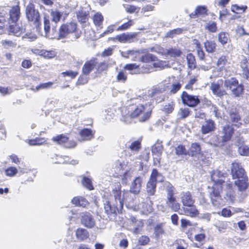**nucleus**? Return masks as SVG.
I'll list each match as a JSON object with an SVG mask.
<instances>
[{
    "mask_svg": "<svg viewBox=\"0 0 249 249\" xmlns=\"http://www.w3.org/2000/svg\"><path fill=\"white\" fill-rule=\"evenodd\" d=\"M227 174L221 172L218 170H213L211 173V180L213 182L212 191L210 192V197L212 205L216 207H219L222 205V199L220 195L222 190V185L226 186L227 192L231 193L232 185L231 183H226L225 185Z\"/></svg>",
    "mask_w": 249,
    "mask_h": 249,
    "instance_id": "nucleus-1",
    "label": "nucleus"
},
{
    "mask_svg": "<svg viewBox=\"0 0 249 249\" xmlns=\"http://www.w3.org/2000/svg\"><path fill=\"white\" fill-rule=\"evenodd\" d=\"M153 107V106L150 103L144 105H139L130 113L127 111L126 108H124L121 120L128 124L131 122L132 119L138 118L140 122H145L150 118Z\"/></svg>",
    "mask_w": 249,
    "mask_h": 249,
    "instance_id": "nucleus-2",
    "label": "nucleus"
},
{
    "mask_svg": "<svg viewBox=\"0 0 249 249\" xmlns=\"http://www.w3.org/2000/svg\"><path fill=\"white\" fill-rule=\"evenodd\" d=\"M231 172L232 178L237 179L235 181V184L240 191H244L248 187V177L245 170L241 163L233 162L231 168Z\"/></svg>",
    "mask_w": 249,
    "mask_h": 249,
    "instance_id": "nucleus-3",
    "label": "nucleus"
},
{
    "mask_svg": "<svg viewBox=\"0 0 249 249\" xmlns=\"http://www.w3.org/2000/svg\"><path fill=\"white\" fill-rule=\"evenodd\" d=\"M164 180L163 176L156 169H154L148 181L146 191L148 196H153L156 192L157 182H162Z\"/></svg>",
    "mask_w": 249,
    "mask_h": 249,
    "instance_id": "nucleus-4",
    "label": "nucleus"
},
{
    "mask_svg": "<svg viewBox=\"0 0 249 249\" xmlns=\"http://www.w3.org/2000/svg\"><path fill=\"white\" fill-rule=\"evenodd\" d=\"M26 17L28 21L33 24L37 29L40 28V14L38 10L35 9V5L29 3L25 9Z\"/></svg>",
    "mask_w": 249,
    "mask_h": 249,
    "instance_id": "nucleus-5",
    "label": "nucleus"
},
{
    "mask_svg": "<svg viewBox=\"0 0 249 249\" xmlns=\"http://www.w3.org/2000/svg\"><path fill=\"white\" fill-rule=\"evenodd\" d=\"M224 87L229 89L232 93L238 97L243 93L244 88L242 84H239L238 80L233 77L226 79L224 83Z\"/></svg>",
    "mask_w": 249,
    "mask_h": 249,
    "instance_id": "nucleus-6",
    "label": "nucleus"
},
{
    "mask_svg": "<svg viewBox=\"0 0 249 249\" xmlns=\"http://www.w3.org/2000/svg\"><path fill=\"white\" fill-rule=\"evenodd\" d=\"M144 199L141 198L138 199L139 203L135 205L131 204L129 203L128 205L130 207L133 209L134 211H140L142 213L144 214H148L152 210V201L150 200L148 197L146 198V201H149V203H146L144 202Z\"/></svg>",
    "mask_w": 249,
    "mask_h": 249,
    "instance_id": "nucleus-7",
    "label": "nucleus"
},
{
    "mask_svg": "<svg viewBox=\"0 0 249 249\" xmlns=\"http://www.w3.org/2000/svg\"><path fill=\"white\" fill-rule=\"evenodd\" d=\"M44 29L47 37L57 39L64 38L60 36V28L58 32L54 28H52V31H50V22L49 17L47 16L44 17Z\"/></svg>",
    "mask_w": 249,
    "mask_h": 249,
    "instance_id": "nucleus-8",
    "label": "nucleus"
},
{
    "mask_svg": "<svg viewBox=\"0 0 249 249\" xmlns=\"http://www.w3.org/2000/svg\"><path fill=\"white\" fill-rule=\"evenodd\" d=\"M77 24L75 22L63 24L60 27V36L64 38L69 34L74 33V38L77 39L80 36V34L77 32Z\"/></svg>",
    "mask_w": 249,
    "mask_h": 249,
    "instance_id": "nucleus-9",
    "label": "nucleus"
},
{
    "mask_svg": "<svg viewBox=\"0 0 249 249\" xmlns=\"http://www.w3.org/2000/svg\"><path fill=\"white\" fill-rule=\"evenodd\" d=\"M129 194L128 191H124L122 194L121 186L120 183H117L112 189L111 196H113L115 201H118L121 206L123 204L124 199L127 200V196Z\"/></svg>",
    "mask_w": 249,
    "mask_h": 249,
    "instance_id": "nucleus-10",
    "label": "nucleus"
},
{
    "mask_svg": "<svg viewBox=\"0 0 249 249\" xmlns=\"http://www.w3.org/2000/svg\"><path fill=\"white\" fill-rule=\"evenodd\" d=\"M115 172L119 174H124V177L122 178L123 183H126V176L129 170L127 162L122 160H118L114 164Z\"/></svg>",
    "mask_w": 249,
    "mask_h": 249,
    "instance_id": "nucleus-11",
    "label": "nucleus"
},
{
    "mask_svg": "<svg viewBox=\"0 0 249 249\" xmlns=\"http://www.w3.org/2000/svg\"><path fill=\"white\" fill-rule=\"evenodd\" d=\"M53 140L58 144L63 145L67 148H72L75 147L76 143L72 140H69L68 138L63 135H59L53 138Z\"/></svg>",
    "mask_w": 249,
    "mask_h": 249,
    "instance_id": "nucleus-12",
    "label": "nucleus"
},
{
    "mask_svg": "<svg viewBox=\"0 0 249 249\" xmlns=\"http://www.w3.org/2000/svg\"><path fill=\"white\" fill-rule=\"evenodd\" d=\"M183 104L189 107H195L199 103V99L197 96L191 95L186 91H183L181 96Z\"/></svg>",
    "mask_w": 249,
    "mask_h": 249,
    "instance_id": "nucleus-13",
    "label": "nucleus"
},
{
    "mask_svg": "<svg viewBox=\"0 0 249 249\" xmlns=\"http://www.w3.org/2000/svg\"><path fill=\"white\" fill-rule=\"evenodd\" d=\"M215 129V124L214 121L212 119H205V122L201 124L200 131L203 135H205Z\"/></svg>",
    "mask_w": 249,
    "mask_h": 249,
    "instance_id": "nucleus-14",
    "label": "nucleus"
},
{
    "mask_svg": "<svg viewBox=\"0 0 249 249\" xmlns=\"http://www.w3.org/2000/svg\"><path fill=\"white\" fill-rule=\"evenodd\" d=\"M222 84V79L218 80L216 83L213 82L211 84L210 88L213 93L217 97H221L227 94L225 90L220 89Z\"/></svg>",
    "mask_w": 249,
    "mask_h": 249,
    "instance_id": "nucleus-15",
    "label": "nucleus"
},
{
    "mask_svg": "<svg viewBox=\"0 0 249 249\" xmlns=\"http://www.w3.org/2000/svg\"><path fill=\"white\" fill-rule=\"evenodd\" d=\"M81 223L88 228H91L95 225V220L93 216L89 213H81Z\"/></svg>",
    "mask_w": 249,
    "mask_h": 249,
    "instance_id": "nucleus-16",
    "label": "nucleus"
},
{
    "mask_svg": "<svg viewBox=\"0 0 249 249\" xmlns=\"http://www.w3.org/2000/svg\"><path fill=\"white\" fill-rule=\"evenodd\" d=\"M234 132L232 126L227 124L224 126L221 132V137L223 142H227L231 140Z\"/></svg>",
    "mask_w": 249,
    "mask_h": 249,
    "instance_id": "nucleus-17",
    "label": "nucleus"
},
{
    "mask_svg": "<svg viewBox=\"0 0 249 249\" xmlns=\"http://www.w3.org/2000/svg\"><path fill=\"white\" fill-rule=\"evenodd\" d=\"M168 82L166 84L168 85L167 87H171L170 92L172 94L176 93L181 88V84L176 80L175 76L169 77L167 80H165V82Z\"/></svg>",
    "mask_w": 249,
    "mask_h": 249,
    "instance_id": "nucleus-18",
    "label": "nucleus"
},
{
    "mask_svg": "<svg viewBox=\"0 0 249 249\" xmlns=\"http://www.w3.org/2000/svg\"><path fill=\"white\" fill-rule=\"evenodd\" d=\"M97 64V59L95 58H92L86 62L82 68V73L85 75H89Z\"/></svg>",
    "mask_w": 249,
    "mask_h": 249,
    "instance_id": "nucleus-19",
    "label": "nucleus"
},
{
    "mask_svg": "<svg viewBox=\"0 0 249 249\" xmlns=\"http://www.w3.org/2000/svg\"><path fill=\"white\" fill-rule=\"evenodd\" d=\"M104 209L106 213L108 215V217L112 215H116L118 211L117 206L112 202L108 200L104 201Z\"/></svg>",
    "mask_w": 249,
    "mask_h": 249,
    "instance_id": "nucleus-20",
    "label": "nucleus"
},
{
    "mask_svg": "<svg viewBox=\"0 0 249 249\" xmlns=\"http://www.w3.org/2000/svg\"><path fill=\"white\" fill-rule=\"evenodd\" d=\"M20 15V8L16 5L13 7L9 11V24L16 23L19 18Z\"/></svg>",
    "mask_w": 249,
    "mask_h": 249,
    "instance_id": "nucleus-21",
    "label": "nucleus"
},
{
    "mask_svg": "<svg viewBox=\"0 0 249 249\" xmlns=\"http://www.w3.org/2000/svg\"><path fill=\"white\" fill-rule=\"evenodd\" d=\"M180 199L183 205L185 207L193 206L195 202L189 192H182L180 194Z\"/></svg>",
    "mask_w": 249,
    "mask_h": 249,
    "instance_id": "nucleus-22",
    "label": "nucleus"
},
{
    "mask_svg": "<svg viewBox=\"0 0 249 249\" xmlns=\"http://www.w3.org/2000/svg\"><path fill=\"white\" fill-rule=\"evenodd\" d=\"M142 179V178L138 177L132 182L130 186L129 193L131 192L134 194H138L141 189Z\"/></svg>",
    "mask_w": 249,
    "mask_h": 249,
    "instance_id": "nucleus-23",
    "label": "nucleus"
},
{
    "mask_svg": "<svg viewBox=\"0 0 249 249\" xmlns=\"http://www.w3.org/2000/svg\"><path fill=\"white\" fill-rule=\"evenodd\" d=\"M201 153L200 145L198 142L191 143V146L188 150V155L191 157H197Z\"/></svg>",
    "mask_w": 249,
    "mask_h": 249,
    "instance_id": "nucleus-24",
    "label": "nucleus"
},
{
    "mask_svg": "<svg viewBox=\"0 0 249 249\" xmlns=\"http://www.w3.org/2000/svg\"><path fill=\"white\" fill-rule=\"evenodd\" d=\"M121 54L124 58H130L132 60L136 61L140 57V53L138 50H128L126 52H121Z\"/></svg>",
    "mask_w": 249,
    "mask_h": 249,
    "instance_id": "nucleus-25",
    "label": "nucleus"
},
{
    "mask_svg": "<svg viewBox=\"0 0 249 249\" xmlns=\"http://www.w3.org/2000/svg\"><path fill=\"white\" fill-rule=\"evenodd\" d=\"M136 36L135 34H122L117 35L114 37V39L118 40L121 43H125L127 41L130 42V40Z\"/></svg>",
    "mask_w": 249,
    "mask_h": 249,
    "instance_id": "nucleus-26",
    "label": "nucleus"
},
{
    "mask_svg": "<svg viewBox=\"0 0 249 249\" xmlns=\"http://www.w3.org/2000/svg\"><path fill=\"white\" fill-rule=\"evenodd\" d=\"M148 94L151 97L155 99L157 102H160L163 99V96L161 94V90L157 89L149 90Z\"/></svg>",
    "mask_w": 249,
    "mask_h": 249,
    "instance_id": "nucleus-27",
    "label": "nucleus"
},
{
    "mask_svg": "<svg viewBox=\"0 0 249 249\" xmlns=\"http://www.w3.org/2000/svg\"><path fill=\"white\" fill-rule=\"evenodd\" d=\"M94 134V133L91 129L88 128L83 129L80 132V135L83 141L91 140L93 138Z\"/></svg>",
    "mask_w": 249,
    "mask_h": 249,
    "instance_id": "nucleus-28",
    "label": "nucleus"
},
{
    "mask_svg": "<svg viewBox=\"0 0 249 249\" xmlns=\"http://www.w3.org/2000/svg\"><path fill=\"white\" fill-rule=\"evenodd\" d=\"M186 207L183 208L184 214L191 217H195L198 214V212L194 204L193 206Z\"/></svg>",
    "mask_w": 249,
    "mask_h": 249,
    "instance_id": "nucleus-29",
    "label": "nucleus"
},
{
    "mask_svg": "<svg viewBox=\"0 0 249 249\" xmlns=\"http://www.w3.org/2000/svg\"><path fill=\"white\" fill-rule=\"evenodd\" d=\"M164 187L167 193V200H169L172 201L174 197V188L172 185L169 182L164 183Z\"/></svg>",
    "mask_w": 249,
    "mask_h": 249,
    "instance_id": "nucleus-30",
    "label": "nucleus"
},
{
    "mask_svg": "<svg viewBox=\"0 0 249 249\" xmlns=\"http://www.w3.org/2000/svg\"><path fill=\"white\" fill-rule=\"evenodd\" d=\"M163 53L165 55L170 56L171 57H178L180 56L182 53L177 48H169L163 51Z\"/></svg>",
    "mask_w": 249,
    "mask_h": 249,
    "instance_id": "nucleus-31",
    "label": "nucleus"
},
{
    "mask_svg": "<svg viewBox=\"0 0 249 249\" xmlns=\"http://www.w3.org/2000/svg\"><path fill=\"white\" fill-rule=\"evenodd\" d=\"M89 12L85 9L82 8L77 13V18L79 21L85 23L88 19Z\"/></svg>",
    "mask_w": 249,
    "mask_h": 249,
    "instance_id": "nucleus-32",
    "label": "nucleus"
},
{
    "mask_svg": "<svg viewBox=\"0 0 249 249\" xmlns=\"http://www.w3.org/2000/svg\"><path fill=\"white\" fill-rule=\"evenodd\" d=\"M76 236L78 240L82 241L89 237V232L87 230L83 228H78L76 231Z\"/></svg>",
    "mask_w": 249,
    "mask_h": 249,
    "instance_id": "nucleus-33",
    "label": "nucleus"
},
{
    "mask_svg": "<svg viewBox=\"0 0 249 249\" xmlns=\"http://www.w3.org/2000/svg\"><path fill=\"white\" fill-rule=\"evenodd\" d=\"M71 202L76 206H79L82 207H86L88 204V201L82 197H75L71 200Z\"/></svg>",
    "mask_w": 249,
    "mask_h": 249,
    "instance_id": "nucleus-34",
    "label": "nucleus"
},
{
    "mask_svg": "<svg viewBox=\"0 0 249 249\" xmlns=\"http://www.w3.org/2000/svg\"><path fill=\"white\" fill-rule=\"evenodd\" d=\"M92 20L96 26L102 27L101 26L104 20V17L101 13L99 12L95 13L92 17Z\"/></svg>",
    "mask_w": 249,
    "mask_h": 249,
    "instance_id": "nucleus-35",
    "label": "nucleus"
},
{
    "mask_svg": "<svg viewBox=\"0 0 249 249\" xmlns=\"http://www.w3.org/2000/svg\"><path fill=\"white\" fill-rule=\"evenodd\" d=\"M216 43L213 41L207 40L204 43V47L206 52L213 53L216 50Z\"/></svg>",
    "mask_w": 249,
    "mask_h": 249,
    "instance_id": "nucleus-36",
    "label": "nucleus"
},
{
    "mask_svg": "<svg viewBox=\"0 0 249 249\" xmlns=\"http://www.w3.org/2000/svg\"><path fill=\"white\" fill-rule=\"evenodd\" d=\"M9 31L15 36H18L23 32V29L18 26L16 23L15 24L13 23V24H10Z\"/></svg>",
    "mask_w": 249,
    "mask_h": 249,
    "instance_id": "nucleus-37",
    "label": "nucleus"
},
{
    "mask_svg": "<svg viewBox=\"0 0 249 249\" xmlns=\"http://www.w3.org/2000/svg\"><path fill=\"white\" fill-rule=\"evenodd\" d=\"M229 114L231 121L233 123H237V124H235L236 125L241 124V123L239 122L240 121V117L236 110H231Z\"/></svg>",
    "mask_w": 249,
    "mask_h": 249,
    "instance_id": "nucleus-38",
    "label": "nucleus"
},
{
    "mask_svg": "<svg viewBox=\"0 0 249 249\" xmlns=\"http://www.w3.org/2000/svg\"><path fill=\"white\" fill-rule=\"evenodd\" d=\"M166 204L173 211L177 212L180 209V204L176 201L175 197L172 201L170 199L167 200Z\"/></svg>",
    "mask_w": 249,
    "mask_h": 249,
    "instance_id": "nucleus-39",
    "label": "nucleus"
},
{
    "mask_svg": "<svg viewBox=\"0 0 249 249\" xmlns=\"http://www.w3.org/2000/svg\"><path fill=\"white\" fill-rule=\"evenodd\" d=\"M229 39V36L227 33L222 32L218 34V40L222 45L227 44Z\"/></svg>",
    "mask_w": 249,
    "mask_h": 249,
    "instance_id": "nucleus-40",
    "label": "nucleus"
},
{
    "mask_svg": "<svg viewBox=\"0 0 249 249\" xmlns=\"http://www.w3.org/2000/svg\"><path fill=\"white\" fill-rule=\"evenodd\" d=\"M141 61L144 63H147L150 61H156L157 60V57L151 53H147L145 55L140 56Z\"/></svg>",
    "mask_w": 249,
    "mask_h": 249,
    "instance_id": "nucleus-41",
    "label": "nucleus"
},
{
    "mask_svg": "<svg viewBox=\"0 0 249 249\" xmlns=\"http://www.w3.org/2000/svg\"><path fill=\"white\" fill-rule=\"evenodd\" d=\"M154 230L155 237L157 239H158L164 233L162 224H159L156 225L154 227Z\"/></svg>",
    "mask_w": 249,
    "mask_h": 249,
    "instance_id": "nucleus-42",
    "label": "nucleus"
},
{
    "mask_svg": "<svg viewBox=\"0 0 249 249\" xmlns=\"http://www.w3.org/2000/svg\"><path fill=\"white\" fill-rule=\"evenodd\" d=\"M190 112L189 109L187 107H181L178 113V116L179 119H183L188 117Z\"/></svg>",
    "mask_w": 249,
    "mask_h": 249,
    "instance_id": "nucleus-43",
    "label": "nucleus"
},
{
    "mask_svg": "<svg viewBox=\"0 0 249 249\" xmlns=\"http://www.w3.org/2000/svg\"><path fill=\"white\" fill-rule=\"evenodd\" d=\"M228 63V56L226 55L221 56L217 60L216 65L220 69H222Z\"/></svg>",
    "mask_w": 249,
    "mask_h": 249,
    "instance_id": "nucleus-44",
    "label": "nucleus"
},
{
    "mask_svg": "<svg viewBox=\"0 0 249 249\" xmlns=\"http://www.w3.org/2000/svg\"><path fill=\"white\" fill-rule=\"evenodd\" d=\"M139 67V65H137L135 63L134 64H128L125 65L124 69L125 70H127L130 71V73L132 74L137 73L139 71V70H137V69Z\"/></svg>",
    "mask_w": 249,
    "mask_h": 249,
    "instance_id": "nucleus-45",
    "label": "nucleus"
},
{
    "mask_svg": "<svg viewBox=\"0 0 249 249\" xmlns=\"http://www.w3.org/2000/svg\"><path fill=\"white\" fill-rule=\"evenodd\" d=\"M186 59L187 60L188 65L189 68L194 69L196 67V63L195 56L192 53L187 54Z\"/></svg>",
    "mask_w": 249,
    "mask_h": 249,
    "instance_id": "nucleus-46",
    "label": "nucleus"
},
{
    "mask_svg": "<svg viewBox=\"0 0 249 249\" xmlns=\"http://www.w3.org/2000/svg\"><path fill=\"white\" fill-rule=\"evenodd\" d=\"M141 141L137 140L132 142L128 147L131 151L138 152L141 148Z\"/></svg>",
    "mask_w": 249,
    "mask_h": 249,
    "instance_id": "nucleus-47",
    "label": "nucleus"
},
{
    "mask_svg": "<svg viewBox=\"0 0 249 249\" xmlns=\"http://www.w3.org/2000/svg\"><path fill=\"white\" fill-rule=\"evenodd\" d=\"M182 31V29L179 28L170 30L166 34L165 37L173 38L176 36L181 34Z\"/></svg>",
    "mask_w": 249,
    "mask_h": 249,
    "instance_id": "nucleus-48",
    "label": "nucleus"
},
{
    "mask_svg": "<svg viewBox=\"0 0 249 249\" xmlns=\"http://www.w3.org/2000/svg\"><path fill=\"white\" fill-rule=\"evenodd\" d=\"M6 176L9 177L15 176L18 173V169L14 166H10L6 169L4 171Z\"/></svg>",
    "mask_w": 249,
    "mask_h": 249,
    "instance_id": "nucleus-49",
    "label": "nucleus"
},
{
    "mask_svg": "<svg viewBox=\"0 0 249 249\" xmlns=\"http://www.w3.org/2000/svg\"><path fill=\"white\" fill-rule=\"evenodd\" d=\"M63 13L62 12H60L57 10L55 11H52L51 13V15L52 17V20L53 21H54L55 23L58 22L62 16Z\"/></svg>",
    "mask_w": 249,
    "mask_h": 249,
    "instance_id": "nucleus-50",
    "label": "nucleus"
},
{
    "mask_svg": "<svg viewBox=\"0 0 249 249\" xmlns=\"http://www.w3.org/2000/svg\"><path fill=\"white\" fill-rule=\"evenodd\" d=\"M40 55L43 57L47 59L53 58L56 55V53L54 51H41Z\"/></svg>",
    "mask_w": 249,
    "mask_h": 249,
    "instance_id": "nucleus-51",
    "label": "nucleus"
},
{
    "mask_svg": "<svg viewBox=\"0 0 249 249\" xmlns=\"http://www.w3.org/2000/svg\"><path fill=\"white\" fill-rule=\"evenodd\" d=\"M88 75H85L82 73V74H81L79 77L78 80L76 83V85L78 86L80 85H84L87 84L89 80Z\"/></svg>",
    "mask_w": 249,
    "mask_h": 249,
    "instance_id": "nucleus-52",
    "label": "nucleus"
},
{
    "mask_svg": "<svg viewBox=\"0 0 249 249\" xmlns=\"http://www.w3.org/2000/svg\"><path fill=\"white\" fill-rule=\"evenodd\" d=\"M162 151L161 145H155L152 147V152L154 157L160 158Z\"/></svg>",
    "mask_w": 249,
    "mask_h": 249,
    "instance_id": "nucleus-53",
    "label": "nucleus"
},
{
    "mask_svg": "<svg viewBox=\"0 0 249 249\" xmlns=\"http://www.w3.org/2000/svg\"><path fill=\"white\" fill-rule=\"evenodd\" d=\"M135 227L132 230V232L135 234H138L143 226V223L142 220H139L135 224Z\"/></svg>",
    "mask_w": 249,
    "mask_h": 249,
    "instance_id": "nucleus-54",
    "label": "nucleus"
},
{
    "mask_svg": "<svg viewBox=\"0 0 249 249\" xmlns=\"http://www.w3.org/2000/svg\"><path fill=\"white\" fill-rule=\"evenodd\" d=\"M83 185L89 190L93 189L92 181L90 178L87 177H83L82 180Z\"/></svg>",
    "mask_w": 249,
    "mask_h": 249,
    "instance_id": "nucleus-55",
    "label": "nucleus"
},
{
    "mask_svg": "<svg viewBox=\"0 0 249 249\" xmlns=\"http://www.w3.org/2000/svg\"><path fill=\"white\" fill-rule=\"evenodd\" d=\"M205 29L211 32H215L217 31L216 24L214 21H210L206 23Z\"/></svg>",
    "mask_w": 249,
    "mask_h": 249,
    "instance_id": "nucleus-56",
    "label": "nucleus"
},
{
    "mask_svg": "<svg viewBox=\"0 0 249 249\" xmlns=\"http://www.w3.org/2000/svg\"><path fill=\"white\" fill-rule=\"evenodd\" d=\"M78 72L77 71H72L71 70L67 71H66L62 72L61 74V75L65 77L66 76L70 77L71 79H74L78 75Z\"/></svg>",
    "mask_w": 249,
    "mask_h": 249,
    "instance_id": "nucleus-57",
    "label": "nucleus"
},
{
    "mask_svg": "<svg viewBox=\"0 0 249 249\" xmlns=\"http://www.w3.org/2000/svg\"><path fill=\"white\" fill-rule=\"evenodd\" d=\"M174 103L171 102L163 106L162 110L166 113H171L174 109Z\"/></svg>",
    "mask_w": 249,
    "mask_h": 249,
    "instance_id": "nucleus-58",
    "label": "nucleus"
},
{
    "mask_svg": "<svg viewBox=\"0 0 249 249\" xmlns=\"http://www.w3.org/2000/svg\"><path fill=\"white\" fill-rule=\"evenodd\" d=\"M2 46L6 49H12L16 47L17 44L12 40H4L1 41Z\"/></svg>",
    "mask_w": 249,
    "mask_h": 249,
    "instance_id": "nucleus-59",
    "label": "nucleus"
},
{
    "mask_svg": "<svg viewBox=\"0 0 249 249\" xmlns=\"http://www.w3.org/2000/svg\"><path fill=\"white\" fill-rule=\"evenodd\" d=\"M176 154L177 155H188V150L184 146L180 145L176 148Z\"/></svg>",
    "mask_w": 249,
    "mask_h": 249,
    "instance_id": "nucleus-60",
    "label": "nucleus"
},
{
    "mask_svg": "<svg viewBox=\"0 0 249 249\" xmlns=\"http://www.w3.org/2000/svg\"><path fill=\"white\" fill-rule=\"evenodd\" d=\"M54 158L56 159L55 161H54V163H65L68 162V159H69L67 156H62L58 155H54Z\"/></svg>",
    "mask_w": 249,
    "mask_h": 249,
    "instance_id": "nucleus-61",
    "label": "nucleus"
},
{
    "mask_svg": "<svg viewBox=\"0 0 249 249\" xmlns=\"http://www.w3.org/2000/svg\"><path fill=\"white\" fill-rule=\"evenodd\" d=\"M238 152L242 155L244 156H248L249 155V148L248 146L243 145L238 148Z\"/></svg>",
    "mask_w": 249,
    "mask_h": 249,
    "instance_id": "nucleus-62",
    "label": "nucleus"
},
{
    "mask_svg": "<svg viewBox=\"0 0 249 249\" xmlns=\"http://www.w3.org/2000/svg\"><path fill=\"white\" fill-rule=\"evenodd\" d=\"M228 224L226 222H219L215 226L219 232H224L227 229Z\"/></svg>",
    "mask_w": 249,
    "mask_h": 249,
    "instance_id": "nucleus-63",
    "label": "nucleus"
},
{
    "mask_svg": "<svg viewBox=\"0 0 249 249\" xmlns=\"http://www.w3.org/2000/svg\"><path fill=\"white\" fill-rule=\"evenodd\" d=\"M150 242V238L145 235L141 236L138 239V243L140 245L145 246L147 245Z\"/></svg>",
    "mask_w": 249,
    "mask_h": 249,
    "instance_id": "nucleus-64",
    "label": "nucleus"
}]
</instances>
